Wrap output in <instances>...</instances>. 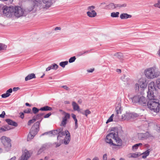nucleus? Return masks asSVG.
<instances>
[{
    "mask_svg": "<svg viewBox=\"0 0 160 160\" xmlns=\"http://www.w3.org/2000/svg\"><path fill=\"white\" fill-rule=\"evenodd\" d=\"M40 110L42 111H50L52 110V109L51 107L46 106L40 108Z\"/></svg>",
    "mask_w": 160,
    "mask_h": 160,
    "instance_id": "4be33fe9",
    "label": "nucleus"
},
{
    "mask_svg": "<svg viewBox=\"0 0 160 160\" xmlns=\"http://www.w3.org/2000/svg\"><path fill=\"white\" fill-rule=\"evenodd\" d=\"M127 6V4L126 3H124L123 4H120V8H125Z\"/></svg>",
    "mask_w": 160,
    "mask_h": 160,
    "instance_id": "69168bd1",
    "label": "nucleus"
},
{
    "mask_svg": "<svg viewBox=\"0 0 160 160\" xmlns=\"http://www.w3.org/2000/svg\"><path fill=\"white\" fill-rule=\"evenodd\" d=\"M23 112L26 113H31L32 114L31 112V110L30 108H28L27 109L23 111Z\"/></svg>",
    "mask_w": 160,
    "mask_h": 160,
    "instance_id": "a19ab883",
    "label": "nucleus"
},
{
    "mask_svg": "<svg viewBox=\"0 0 160 160\" xmlns=\"http://www.w3.org/2000/svg\"><path fill=\"white\" fill-rule=\"evenodd\" d=\"M107 154H105L103 156V160H107Z\"/></svg>",
    "mask_w": 160,
    "mask_h": 160,
    "instance_id": "052dcab7",
    "label": "nucleus"
},
{
    "mask_svg": "<svg viewBox=\"0 0 160 160\" xmlns=\"http://www.w3.org/2000/svg\"><path fill=\"white\" fill-rule=\"evenodd\" d=\"M36 78V76L35 74L33 73H32L29 74L25 78V81H28V80H31L33 78Z\"/></svg>",
    "mask_w": 160,
    "mask_h": 160,
    "instance_id": "f3484780",
    "label": "nucleus"
},
{
    "mask_svg": "<svg viewBox=\"0 0 160 160\" xmlns=\"http://www.w3.org/2000/svg\"><path fill=\"white\" fill-rule=\"evenodd\" d=\"M157 3L154 4L155 7L158 8L160 9V0H157Z\"/></svg>",
    "mask_w": 160,
    "mask_h": 160,
    "instance_id": "c03bdc74",
    "label": "nucleus"
},
{
    "mask_svg": "<svg viewBox=\"0 0 160 160\" xmlns=\"http://www.w3.org/2000/svg\"><path fill=\"white\" fill-rule=\"evenodd\" d=\"M119 13L118 12H112L111 13V16L113 18H117L119 17Z\"/></svg>",
    "mask_w": 160,
    "mask_h": 160,
    "instance_id": "cd10ccee",
    "label": "nucleus"
},
{
    "mask_svg": "<svg viewBox=\"0 0 160 160\" xmlns=\"http://www.w3.org/2000/svg\"><path fill=\"white\" fill-rule=\"evenodd\" d=\"M95 8V6H91L89 7L88 8V9L90 11H94L93 9Z\"/></svg>",
    "mask_w": 160,
    "mask_h": 160,
    "instance_id": "8fccbe9b",
    "label": "nucleus"
},
{
    "mask_svg": "<svg viewBox=\"0 0 160 160\" xmlns=\"http://www.w3.org/2000/svg\"><path fill=\"white\" fill-rule=\"evenodd\" d=\"M68 63V62L65 61L64 62H62L60 63L59 65L62 68L65 67V65H67Z\"/></svg>",
    "mask_w": 160,
    "mask_h": 160,
    "instance_id": "7c9ffc66",
    "label": "nucleus"
},
{
    "mask_svg": "<svg viewBox=\"0 0 160 160\" xmlns=\"http://www.w3.org/2000/svg\"><path fill=\"white\" fill-rule=\"evenodd\" d=\"M156 87L160 89V78L157 80L155 85L154 82H151L148 85L147 96L148 98L147 106L151 110L158 112L160 110V103L158 99L154 98V93L156 92Z\"/></svg>",
    "mask_w": 160,
    "mask_h": 160,
    "instance_id": "f257e3e1",
    "label": "nucleus"
},
{
    "mask_svg": "<svg viewBox=\"0 0 160 160\" xmlns=\"http://www.w3.org/2000/svg\"><path fill=\"white\" fill-rule=\"evenodd\" d=\"M87 13L88 16L91 18L94 17L97 15V13L95 11H88L87 12Z\"/></svg>",
    "mask_w": 160,
    "mask_h": 160,
    "instance_id": "6ab92c4d",
    "label": "nucleus"
},
{
    "mask_svg": "<svg viewBox=\"0 0 160 160\" xmlns=\"http://www.w3.org/2000/svg\"><path fill=\"white\" fill-rule=\"evenodd\" d=\"M19 114L20 115V117L23 119L24 118V113L22 112H20L19 113Z\"/></svg>",
    "mask_w": 160,
    "mask_h": 160,
    "instance_id": "0e129e2a",
    "label": "nucleus"
},
{
    "mask_svg": "<svg viewBox=\"0 0 160 160\" xmlns=\"http://www.w3.org/2000/svg\"><path fill=\"white\" fill-rule=\"evenodd\" d=\"M40 4L37 1H35L33 2V8L31 10L34 9V8H36V7H38Z\"/></svg>",
    "mask_w": 160,
    "mask_h": 160,
    "instance_id": "e433bc0d",
    "label": "nucleus"
},
{
    "mask_svg": "<svg viewBox=\"0 0 160 160\" xmlns=\"http://www.w3.org/2000/svg\"><path fill=\"white\" fill-rule=\"evenodd\" d=\"M75 122V129H77L78 128V120L76 118H75L73 119Z\"/></svg>",
    "mask_w": 160,
    "mask_h": 160,
    "instance_id": "864d4df0",
    "label": "nucleus"
},
{
    "mask_svg": "<svg viewBox=\"0 0 160 160\" xmlns=\"http://www.w3.org/2000/svg\"><path fill=\"white\" fill-rule=\"evenodd\" d=\"M53 144H56L55 147L57 148L58 147H59L61 145V143L60 142H55L53 143Z\"/></svg>",
    "mask_w": 160,
    "mask_h": 160,
    "instance_id": "bf43d9fd",
    "label": "nucleus"
},
{
    "mask_svg": "<svg viewBox=\"0 0 160 160\" xmlns=\"http://www.w3.org/2000/svg\"><path fill=\"white\" fill-rule=\"evenodd\" d=\"M152 150V149H149L144 152L143 153L141 154L143 155L142 156V158L143 159L146 158V157L149 155L150 152Z\"/></svg>",
    "mask_w": 160,
    "mask_h": 160,
    "instance_id": "a211bd4d",
    "label": "nucleus"
},
{
    "mask_svg": "<svg viewBox=\"0 0 160 160\" xmlns=\"http://www.w3.org/2000/svg\"><path fill=\"white\" fill-rule=\"evenodd\" d=\"M72 105L73 107V109L74 111H77L78 112L79 111V106L74 101L72 102Z\"/></svg>",
    "mask_w": 160,
    "mask_h": 160,
    "instance_id": "412c9836",
    "label": "nucleus"
},
{
    "mask_svg": "<svg viewBox=\"0 0 160 160\" xmlns=\"http://www.w3.org/2000/svg\"><path fill=\"white\" fill-rule=\"evenodd\" d=\"M67 120L63 118L62 119L60 124L61 126H65L67 124Z\"/></svg>",
    "mask_w": 160,
    "mask_h": 160,
    "instance_id": "ea45409f",
    "label": "nucleus"
},
{
    "mask_svg": "<svg viewBox=\"0 0 160 160\" xmlns=\"http://www.w3.org/2000/svg\"><path fill=\"white\" fill-rule=\"evenodd\" d=\"M132 100L133 104L138 103L143 106H146L148 105V102L146 98L140 95H136L130 98Z\"/></svg>",
    "mask_w": 160,
    "mask_h": 160,
    "instance_id": "f03ea898",
    "label": "nucleus"
},
{
    "mask_svg": "<svg viewBox=\"0 0 160 160\" xmlns=\"http://www.w3.org/2000/svg\"><path fill=\"white\" fill-rule=\"evenodd\" d=\"M132 16L127 13H123L120 15V18L121 19H125L130 18Z\"/></svg>",
    "mask_w": 160,
    "mask_h": 160,
    "instance_id": "5701e85b",
    "label": "nucleus"
},
{
    "mask_svg": "<svg viewBox=\"0 0 160 160\" xmlns=\"http://www.w3.org/2000/svg\"><path fill=\"white\" fill-rule=\"evenodd\" d=\"M108 6L110 9H114L116 8L115 4L114 3H111L108 5Z\"/></svg>",
    "mask_w": 160,
    "mask_h": 160,
    "instance_id": "79ce46f5",
    "label": "nucleus"
},
{
    "mask_svg": "<svg viewBox=\"0 0 160 160\" xmlns=\"http://www.w3.org/2000/svg\"><path fill=\"white\" fill-rule=\"evenodd\" d=\"M5 115V113L4 111H3L2 112L1 114H0V117L2 118H4V116Z\"/></svg>",
    "mask_w": 160,
    "mask_h": 160,
    "instance_id": "680f3d73",
    "label": "nucleus"
},
{
    "mask_svg": "<svg viewBox=\"0 0 160 160\" xmlns=\"http://www.w3.org/2000/svg\"><path fill=\"white\" fill-rule=\"evenodd\" d=\"M139 115L137 113L126 112L122 116V120H129L132 118H134L139 116Z\"/></svg>",
    "mask_w": 160,
    "mask_h": 160,
    "instance_id": "6e6552de",
    "label": "nucleus"
},
{
    "mask_svg": "<svg viewBox=\"0 0 160 160\" xmlns=\"http://www.w3.org/2000/svg\"><path fill=\"white\" fill-rule=\"evenodd\" d=\"M13 15L17 18L25 16V10L20 6H13Z\"/></svg>",
    "mask_w": 160,
    "mask_h": 160,
    "instance_id": "20e7f679",
    "label": "nucleus"
},
{
    "mask_svg": "<svg viewBox=\"0 0 160 160\" xmlns=\"http://www.w3.org/2000/svg\"><path fill=\"white\" fill-rule=\"evenodd\" d=\"M121 79L124 82H128L130 79L125 74L123 75L121 77Z\"/></svg>",
    "mask_w": 160,
    "mask_h": 160,
    "instance_id": "b1692460",
    "label": "nucleus"
},
{
    "mask_svg": "<svg viewBox=\"0 0 160 160\" xmlns=\"http://www.w3.org/2000/svg\"><path fill=\"white\" fill-rule=\"evenodd\" d=\"M109 136V135L107 136L105 140V142L107 143H109L111 146L113 145L115 146H117V143H115V142H113V141L112 140V139L110 138Z\"/></svg>",
    "mask_w": 160,
    "mask_h": 160,
    "instance_id": "ddd939ff",
    "label": "nucleus"
},
{
    "mask_svg": "<svg viewBox=\"0 0 160 160\" xmlns=\"http://www.w3.org/2000/svg\"><path fill=\"white\" fill-rule=\"evenodd\" d=\"M145 74L148 78L153 79L158 77L159 74V72L157 70L155 67H153L145 70Z\"/></svg>",
    "mask_w": 160,
    "mask_h": 160,
    "instance_id": "7ed1b4c3",
    "label": "nucleus"
},
{
    "mask_svg": "<svg viewBox=\"0 0 160 160\" xmlns=\"http://www.w3.org/2000/svg\"><path fill=\"white\" fill-rule=\"evenodd\" d=\"M80 113L83 115H85L86 117H87L88 114L91 113V112L88 109H87L84 111V112H80Z\"/></svg>",
    "mask_w": 160,
    "mask_h": 160,
    "instance_id": "bb28decb",
    "label": "nucleus"
},
{
    "mask_svg": "<svg viewBox=\"0 0 160 160\" xmlns=\"http://www.w3.org/2000/svg\"><path fill=\"white\" fill-rule=\"evenodd\" d=\"M1 142L3 145L5 150L8 152L11 149V140L8 137L5 136H3L1 138Z\"/></svg>",
    "mask_w": 160,
    "mask_h": 160,
    "instance_id": "39448f33",
    "label": "nucleus"
},
{
    "mask_svg": "<svg viewBox=\"0 0 160 160\" xmlns=\"http://www.w3.org/2000/svg\"><path fill=\"white\" fill-rule=\"evenodd\" d=\"M65 135H66L65 131L64 132L62 131L60 132L59 133V134L58 136L57 139L58 140H59V137H62V136H64Z\"/></svg>",
    "mask_w": 160,
    "mask_h": 160,
    "instance_id": "f704fd0d",
    "label": "nucleus"
},
{
    "mask_svg": "<svg viewBox=\"0 0 160 160\" xmlns=\"http://www.w3.org/2000/svg\"><path fill=\"white\" fill-rule=\"evenodd\" d=\"M66 136L63 141L64 143L67 145L71 139V136L68 130H65Z\"/></svg>",
    "mask_w": 160,
    "mask_h": 160,
    "instance_id": "9d476101",
    "label": "nucleus"
},
{
    "mask_svg": "<svg viewBox=\"0 0 160 160\" xmlns=\"http://www.w3.org/2000/svg\"><path fill=\"white\" fill-rule=\"evenodd\" d=\"M76 59V57L75 56H73L69 60V63H72L74 62L75 60Z\"/></svg>",
    "mask_w": 160,
    "mask_h": 160,
    "instance_id": "a18cd8bd",
    "label": "nucleus"
},
{
    "mask_svg": "<svg viewBox=\"0 0 160 160\" xmlns=\"http://www.w3.org/2000/svg\"><path fill=\"white\" fill-rule=\"evenodd\" d=\"M12 92V89L11 88H10L6 91V93H8V95H10V96L11 95L10 93H11Z\"/></svg>",
    "mask_w": 160,
    "mask_h": 160,
    "instance_id": "3c124183",
    "label": "nucleus"
},
{
    "mask_svg": "<svg viewBox=\"0 0 160 160\" xmlns=\"http://www.w3.org/2000/svg\"><path fill=\"white\" fill-rule=\"evenodd\" d=\"M84 54H85L84 51H80L78 53V56H80L83 55Z\"/></svg>",
    "mask_w": 160,
    "mask_h": 160,
    "instance_id": "6e6d98bb",
    "label": "nucleus"
},
{
    "mask_svg": "<svg viewBox=\"0 0 160 160\" xmlns=\"http://www.w3.org/2000/svg\"><path fill=\"white\" fill-rule=\"evenodd\" d=\"M52 69L51 66V65L49 66L48 67L46 68V71H48L50 70L51 69Z\"/></svg>",
    "mask_w": 160,
    "mask_h": 160,
    "instance_id": "338daca9",
    "label": "nucleus"
},
{
    "mask_svg": "<svg viewBox=\"0 0 160 160\" xmlns=\"http://www.w3.org/2000/svg\"><path fill=\"white\" fill-rule=\"evenodd\" d=\"M11 129L10 127L8 125L5 126L1 128V129L2 130V132L7 131Z\"/></svg>",
    "mask_w": 160,
    "mask_h": 160,
    "instance_id": "a878e982",
    "label": "nucleus"
},
{
    "mask_svg": "<svg viewBox=\"0 0 160 160\" xmlns=\"http://www.w3.org/2000/svg\"><path fill=\"white\" fill-rule=\"evenodd\" d=\"M52 69L56 70L58 68V66L56 63H53L51 65Z\"/></svg>",
    "mask_w": 160,
    "mask_h": 160,
    "instance_id": "c9c22d12",
    "label": "nucleus"
},
{
    "mask_svg": "<svg viewBox=\"0 0 160 160\" xmlns=\"http://www.w3.org/2000/svg\"><path fill=\"white\" fill-rule=\"evenodd\" d=\"M9 96L10 95H8V93H6L2 94L1 95L2 97L3 98H6Z\"/></svg>",
    "mask_w": 160,
    "mask_h": 160,
    "instance_id": "09e8293b",
    "label": "nucleus"
},
{
    "mask_svg": "<svg viewBox=\"0 0 160 160\" xmlns=\"http://www.w3.org/2000/svg\"><path fill=\"white\" fill-rule=\"evenodd\" d=\"M61 87L65 89L67 91H69L70 90V88L68 87L66 85L62 86Z\"/></svg>",
    "mask_w": 160,
    "mask_h": 160,
    "instance_id": "13d9d810",
    "label": "nucleus"
},
{
    "mask_svg": "<svg viewBox=\"0 0 160 160\" xmlns=\"http://www.w3.org/2000/svg\"><path fill=\"white\" fill-rule=\"evenodd\" d=\"M142 143H138L136 144H135L132 147V150L133 151H135L138 148V147L142 145Z\"/></svg>",
    "mask_w": 160,
    "mask_h": 160,
    "instance_id": "393cba45",
    "label": "nucleus"
},
{
    "mask_svg": "<svg viewBox=\"0 0 160 160\" xmlns=\"http://www.w3.org/2000/svg\"><path fill=\"white\" fill-rule=\"evenodd\" d=\"M19 89V88L18 87H14L13 88V91H16Z\"/></svg>",
    "mask_w": 160,
    "mask_h": 160,
    "instance_id": "774afa93",
    "label": "nucleus"
},
{
    "mask_svg": "<svg viewBox=\"0 0 160 160\" xmlns=\"http://www.w3.org/2000/svg\"><path fill=\"white\" fill-rule=\"evenodd\" d=\"M40 110V109H39L36 107H34L32 108V113L36 114L38 113Z\"/></svg>",
    "mask_w": 160,
    "mask_h": 160,
    "instance_id": "c85d7f7f",
    "label": "nucleus"
},
{
    "mask_svg": "<svg viewBox=\"0 0 160 160\" xmlns=\"http://www.w3.org/2000/svg\"><path fill=\"white\" fill-rule=\"evenodd\" d=\"M114 55L120 59H122L123 57V54L121 53L118 52L115 53Z\"/></svg>",
    "mask_w": 160,
    "mask_h": 160,
    "instance_id": "c756f323",
    "label": "nucleus"
},
{
    "mask_svg": "<svg viewBox=\"0 0 160 160\" xmlns=\"http://www.w3.org/2000/svg\"><path fill=\"white\" fill-rule=\"evenodd\" d=\"M75 122V129H77L78 128V120L76 118H75L73 119Z\"/></svg>",
    "mask_w": 160,
    "mask_h": 160,
    "instance_id": "5fc2aeb1",
    "label": "nucleus"
},
{
    "mask_svg": "<svg viewBox=\"0 0 160 160\" xmlns=\"http://www.w3.org/2000/svg\"><path fill=\"white\" fill-rule=\"evenodd\" d=\"M138 139L142 140H144L149 137L148 133L147 132L144 133H138Z\"/></svg>",
    "mask_w": 160,
    "mask_h": 160,
    "instance_id": "f8f14e48",
    "label": "nucleus"
},
{
    "mask_svg": "<svg viewBox=\"0 0 160 160\" xmlns=\"http://www.w3.org/2000/svg\"><path fill=\"white\" fill-rule=\"evenodd\" d=\"M139 86L140 91H141L143 90V89L146 87L145 85L143 82H142V83L139 84Z\"/></svg>",
    "mask_w": 160,
    "mask_h": 160,
    "instance_id": "58836bf2",
    "label": "nucleus"
},
{
    "mask_svg": "<svg viewBox=\"0 0 160 160\" xmlns=\"http://www.w3.org/2000/svg\"><path fill=\"white\" fill-rule=\"evenodd\" d=\"M43 3L45 4V8H49L55 1V0H42Z\"/></svg>",
    "mask_w": 160,
    "mask_h": 160,
    "instance_id": "9b49d317",
    "label": "nucleus"
},
{
    "mask_svg": "<svg viewBox=\"0 0 160 160\" xmlns=\"http://www.w3.org/2000/svg\"><path fill=\"white\" fill-rule=\"evenodd\" d=\"M39 130V127L35 126L34 124L31 128L29 133L28 135L27 141H29L33 138L37 134Z\"/></svg>",
    "mask_w": 160,
    "mask_h": 160,
    "instance_id": "0eeeda50",
    "label": "nucleus"
},
{
    "mask_svg": "<svg viewBox=\"0 0 160 160\" xmlns=\"http://www.w3.org/2000/svg\"><path fill=\"white\" fill-rule=\"evenodd\" d=\"M135 88L136 89V91L137 92H138L139 91H140V88L139 84L137 83L135 84Z\"/></svg>",
    "mask_w": 160,
    "mask_h": 160,
    "instance_id": "37998d69",
    "label": "nucleus"
},
{
    "mask_svg": "<svg viewBox=\"0 0 160 160\" xmlns=\"http://www.w3.org/2000/svg\"><path fill=\"white\" fill-rule=\"evenodd\" d=\"M5 121L7 122L8 124L14 127H17L18 126V123L10 119H7L5 120Z\"/></svg>",
    "mask_w": 160,
    "mask_h": 160,
    "instance_id": "dca6fc26",
    "label": "nucleus"
},
{
    "mask_svg": "<svg viewBox=\"0 0 160 160\" xmlns=\"http://www.w3.org/2000/svg\"><path fill=\"white\" fill-rule=\"evenodd\" d=\"M51 112H49L48 113V114H46L44 116V118H47L49 117L51 115Z\"/></svg>",
    "mask_w": 160,
    "mask_h": 160,
    "instance_id": "4d7b16f0",
    "label": "nucleus"
},
{
    "mask_svg": "<svg viewBox=\"0 0 160 160\" xmlns=\"http://www.w3.org/2000/svg\"><path fill=\"white\" fill-rule=\"evenodd\" d=\"M113 121V118H112L111 117H110L107 121L106 123H108L109 122H112Z\"/></svg>",
    "mask_w": 160,
    "mask_h": 160,
    "instance_id": "e2e57ef3",
    "label": "nucleus"
},
{
    "mask_svg": "<svg viewBox=\"0 0 160 160\" xmlns=\"http://www.w3.org/2000/svg\"><path fill=\"white\" fill-rule=\"evenodd\" d=\"M115 110L117 115L119 113H121V103L120 102H119L118 103L116 104Z\"/></svg>",
    "mask_w": 160,
    "mask_h": 160,
    "instance_id": "2eb2a0df",
    "label": "nucleus"
},
{
    "mask_svg": "<svg viewBox=\"0 0 160 160\" xmlns=\"http://www.w3.org/2000/svg\"><path fill=\"white\" fill-rule=\"evenodd\" d=\"M65 113V115L64 117L63 118L66 119L67 120V119H69L70 118V115L68 113H67L65 112H64Z\"/></svg>",
    "mask_w": 160,
    "mask_h": 160,
    "instance_id": "4c0bfd02",
    "label": "nucleus"
},
{
    "mask_svg": "<svg viewBox=\"0 0 160 160\" xmlns=\"http://www.w3.org/2000/svg\"><path fill=\"white\" fill-rule=\"evenodd\" d=\"M75 122V129H77L78 128V120L76 118H75L73 119Z\"/></svg>",
    "mask_w": 160,
    "mask_h": 160,
    "instance_id": "603ef678",
    "label": "nucleus"
},
{
    "mask_svg": "<svg viewBox=\"0 0 160 160\" xmlns=\"http://www.w3.org/2000/svg\"><path fill=\"white\" fill-rule=\"evenodd\" d=\"M52 146V144L51 143H47L43 144L40 149L42 150V151L46 149H48L51 147Z\"/></svg>",
    "mask_w": 160,
    "mask_h": 160,
    "instance_id": "4468645a",
    "label": "nucleus"
},
{
    "mask_svg": "<svg viewBox=\"0 0 160 160\" xmlns=\"http://www.w3.org/2000/svg\"><path fill=\"white\" fill-rule=\"evenodd\" d=\"M7 46L5 44L0 43V51L6 49Z\"/></svg>",
    "mask_w": 160,
    "mask_h": 160,
    "instance_id": "2f4dec72",
    "label": "nucleus"
},
{
    "mask_svg": "<svg viewBox=\"0 0 160 160\" xmlns=\"http://www.w3.org/2000/svg\"><path fill=\"white\" fill-rule=\"evenodd\" d=\"M44 115V113H39L37 114L36 115H35L33 116L35 121L37 120H39L40 119H43V116Z\"/></svg>",
    "mask_w": 160,
    "mask_h": 160,
    "instance_id": "aec40b11",
    "label": "nucleus"
},
{
    "mask_svg": "<svg viewBox=\"0 0 160 160\" xmlns=\"http://www.w3.org/2000/svg\"><path fill=\"white\" fill-rule=\"evenodd\" d=\"M49 134H52L53 135H55L58 134H59V132H58V130L56 129L49 131Z\"/></svg>",
    "mask_w": 160,
    "mask_h": 160,
    "instance_id": "473e14b6",
    "label": "nucleus"
},
{
    "mask_svg": "<svg viewBox=\"0 0 160 160\" xmlns=\"http://www.w3.org/2000/svg\"><path fill=\"white\" fill-rule=\"evenodd\" d=\"M40 120L39 121H37V122H36L35 123H34V125L35 126H36V127H39V126L40 125V123L41 122V121L42 119H40Z\"/></svg>",
    "mask_w": 160,
    "mask_h": 160,
    "instance_id": "de8ad7c7",
    "label": "nucleus"
},
{
    "mask_svg": "<svg viewBox=\"0 0 160 160\" xmlns=\"http://www.w3.org/2000/svg\"><path fill=\"white\" fill-rule=\"evenodd\" d=\"M107 135H109L110 138H112L114 140V142L117 143V146H121L122 144V140L118 136V132H116V133L115 132H111Z\"/></svg>",
    "mask_w": 160,
    "mask_h": 160,
    "instance_id": "423d86ee",
    "label": "nucleus"
},
{
    "mask_svg": "<svg viewBox=\"0 0 160 160\" xmlns=\"http://www.w3.org/2000/svg\"><path fill=\"white\" fill-rule=\"evenodd\" d=\"M35 121V119L33 117L32 119L28 121V125H30L31 123H33Z\"/></svg>",
    "mask_w": 160,
    "mask_h": 160,
    "instance_id": "49530a36",
    "label": "nucleus"
},
{
    "mask_svg": "<svg viewBox=\"0 0 160 160\" xmlns=\"http://www.w3.org/2000/svg\"><path fill=\"white\" fill-rule=\"evenodd\" d=\"M31 154L29 151L25 149L22 152L20 160H28L31 157Z\"/></svg>",
    "mask_w": 160,
    "mask_h": 160,
    "instance_id": "1a4fd4ad",
    "label": "nucleus"
},
{
    "mask_svg": "<svg viewBox=\"0 0 160 160\" xmlns=\"http://www.w3.org/2000/svg\"><path fill=\"white\" fill-rule=\"evenodd\" d=\"M141 155L140 152H136L132 153L131 155V157L132 158H136Z\"/></svg>",
    "mask_w": 160,
    "mask_h": 160,
    "instance_id": "72a5a7b5",
    "label": "nucleus"
}]
</instances>
